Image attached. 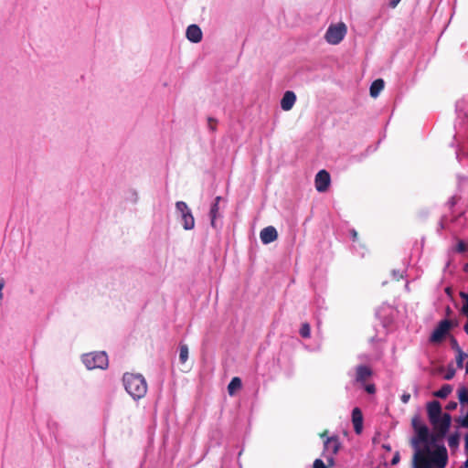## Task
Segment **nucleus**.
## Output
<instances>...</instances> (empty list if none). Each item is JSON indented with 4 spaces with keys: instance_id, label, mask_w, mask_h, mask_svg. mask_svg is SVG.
Segmentation results:
<instances>
[{
    "instance_id": "1",
    "label": "nucleus",
    "mask_w": 468,
    "mask_h": 468,
    "mask_svg": "<svg viewBox=\"0 0 468 468\" xmlns=\"http://www.w3.org/2000/svg\"><path fill=\"white\" fill-rule=\"evenodd\" d=\"M448 454L442 445L435 451H431L429 445L423 449H418L412 460L413 468H444L447 464Z\"/></svg>"
},
{
    "instance_id": "2",
    "label": "nucleus",
    "mask_w": 468,
    "mask_h": 468,
    "mask_svg": "<svg viewBox=\"0 0 468 468\" xmlns=\"http://www.w3.org/2000/svg\"><path fill=\"white\" fill-rule=\"evenodd\" d=\"M125 390L134 399H139L147 392V383L141 374L125 373L122 377Z\"/></svg>"
},
{
    "instance_id": "3",
    "label": "nucleus",
    "mask_w": 468,
    "mask_h": 468,
    "mask_svg": "<svg viewBox=\"0 0 468 468\" xmlns=\"http://www.w3.org/2000/svg\"><path fill=\"white\" fill-rule=\"evenodd\" d=\"M82 362L88 369H105L109 360L105 352H90L82 356Z\"/></svg>"
},
{
    "instance_id": "4",
    "label": "nucleus",
    "mask_w": 468,
    "mask_h": 468,
    "mask_svg": "<svg viewBox=\"0 0 468 468\" xmlns=\"http://www.w3.org/2000/svg\"><path fill=\"white\" fill-rule=\"evenodd\" d=\"M176 212L185 230H191L195 228L193 213L185 201H177L176 203Z\"/></svg>"
},
{
    "instance_id": "5",
    "label": "nucleus",
    "mask_w": 468,
    "mask_h": 468,
    "mask_svg": "<svg viewBox=\"0 0 468 468\" xmlns=\"http://www.w3.org/2000/svg\"><path fill=\"white\" fill-rule=\"evenodd\" d=\"M341 447V442L339 441L338 436H331L327 437L324 441V452L323 456L324 457L328 466L335 465V458L334 456L338 452Z\"/></svg>"
},
{
    "instance_id": "6",
    "label": "nucleus",
    "mask_w": 468,
    "mask_h": 468,
    "mask_svg": "<svg viewBox=\"0 0 468 468\" xmlns=\"http://www.w3.org/2000/svg\"><path fill=\"white\" fill-rule=\"evenodd\" d=\"M346 34V26L344 23L331 25L324 35L325 40L332 45L339 44Z\"/></svg>"
},
{
    "instance_id": "7",
    "label": "nucleus",
    "mask_w": 468,
    "mask_h": 468,
    "mask_svg": "<svg viewBox=\"0 0 468 468\" xmlns=\"http://www.w3.org/2000/svg\"><path fill=\"white\" fill-rule=\"evenodd\" d=\"M452 329L451 320L444 319L439 322L438 325L430 336V342L433 344L441 343Z\"/></svg>"
},
{
    "instance_id": "8",
    "label": "nucleus",
    "mask_w": 468,
    "mask_h": 468,
    "mask_svg": "<svg viewBox=\"0 0 468 468\" xmlns=\"http://www.w3.org/2000/svg\"><path fill=\"white\" fill-rule=\"evenodd\" d=\"M330 174L326 170H320L315 176V188L318 192H325L330 185Z\"/></svg>"
},
{
    "instance_id": "9",
    "label": "nucleus",
    "mask_w": 468,
    "mask_h": 468,
    "mask_svg": "<svg viewBox=\"0 0 468 468\" xmlns=\"http://www.w3.org/2000/svg\"><path fill=\"white\" fill-rule=\"evenodd\" d=\"M416 437L412 439L411 445L415 448L419 446L420 443H424L425 445H429V437L430 432L429 429L426 425H420L416 428Z\"/></svg>"
},
{
    "instance_id": "10",
    "label": "nucleus",
    "mask_w": 468,
    "mask_h": 468,
    "mask_svg": "<svg viewBox=\"0 0 468 468\" xmlns=\"http://www.w3.org/2000/svg\"><path fill=\"white\" fill-rule=\"evenodd\" d=\"M452 417L449 413L442 414L441 418L436 420L435 423H431L434 431H440L441 434L448 432L451 426Z\"/></svg>"
},
{
    "instance_id": "11",
    "label": "nucleus",
    "mask_w": 468,
    "mask_h": 468,
    "mask_svg": "<svg viewBox=\"0 0 468 468\" xmlns=\"http://www.w3.org/2000/svg\"><path fill=\"white\" fill-rule=\"evenodd\" d=\"M428 417L431 423H435L436 420L441 418V406L437 400L429 402L427 405Z\"/></svg>"
},
{
    "instance_id": "12",
    "label": "nucleus",
    "mask_w": 468,
    "mask_h": 468,
    "mask_svg": "<svg viewBox=\"0 0 468 468\" xmlns=\"http://www.w3.org/2000/svg\"><path fill=\"white\" fill-rule=\"evenodd\" d=\"M202 31L197 25L192 24L186 31V38L192 43H199L202 40Z\"/></svg>"
},
{
    "instance_id": "13",
    "label": "nucleus",
    "mask_w": 468,
    "mask_h": 468,
    "mask_svg": "<svg viewBox=\"0 0 468 468\" xmlns=\"http://www.w3.org/2000/svg\"><path fill=\"white\" fill-rule=\"evenodd\" d=\"M260 237L263 244H269L277 239L278 233L274 227L269 226L261 231Z\"/></svg>"
},
{
    "instance_id": "14",
    "label": "nucleus",
    "mask_w": 468,
    "mask_h": 468,
    "mask_svg": "<svg viewBox=\"0 0 468 468\" xmlns=\"http://www.w3.org/2000/svg\"><path fill=\"white\" fill-rule=\"evenodd\" d=\"M221 200V197H216L214 201L211 204L209 209V218H210V225L213 229H217V218L219 215V202Z\"/></svg>"
},
{
    "instance_id": "15",
    "label": "nucleus",
    "mask_w": 468,
    "mask_h": 468,
    "mask_svg": "<svg viewBox=\"0 0 468 468\" xmlns=\"http://www.w3.org/2000/svg\"><path fill=\"white\" fill-rule=\"evenodd\" d=\"M295 101H296L295 93L292 90H287L284 92V94L281 100V108L286 112L290 111L293 107Z\"/></svg>"
},
{
    "instance_id": "16",
    "label": "nucleus",
    "mask_w": 468,
    "mask_h": 468,
    "mask_svg": "<svg viewBox=\"0 0 468 468\" xmlns=\"http://www.w3.org/2000/svg\"><path fill=\"white\" fill-rule=\"evenodd\" d=\"M372 375L373 372L367 366L360 365L356 368V380L359 383L366 382Z\"/></svg>"
},
{
    "instance_id": "17",
    "label": "nucleus",
    "mask_w": 468,
    "mask_h": 468,
    "mask_svg": "<svg viewBox=\"0 0 468 468\" xmlns=\"http://www.w3.org/2000/svg\"><path fill=\"white\" fill-rule=\"evenodd\" d=\"M352 422L356 433L359 434L363 429V414L359 408H355L352 410Z\"/></svg>"
},
{
    "instance_id": "18",
    "label": "nucleus",
    "mask_w": 468,
    "mask_h": 468,
    "mask_svg": "<svg viewBox=\"0 0 468 468\" xmlns=\"http://www.w3.org/2000/svg\"><path fill=\"white\" fill-rule=\"evenodd\" d=\"M385 82L382 79H377L375 80L369 89V93L372 98H377L380 91L384 89Z\"/></svg>"
},
{
    "instance_id": "19",
    "label": "nucleus",
    "mask_w": 468,
    "mask_h": 468,
    "mask_svg": "<svg viewBox=\"0 0 468 468\" xmlns=\"http://www.w3.org/2000/svg\"><path fill=\"white\" fill-rule=\"evenodd\" d=\"M241 388V380L238 377H234L228 385V392L230 396H233L236 390Z\"/></svg>"
},
{
    "instance_id": "20",
    "label": "nucleus",
    "mask_w": 468,
    "mask_h": 468,
    "mask_svg": "<svg viewBox=\"0 0 468 468\" xmlns=\"http://www.w3.org/2000/svg\"><path fill=\"white\" fill-rule=\"evenodd\" d=\"M452 391V387L449 384H444L439 390L435 391L433 395L440 399H445L451 394Z\"/></svg>"
},
{
    "instance_id": "21",
    "label": "nucleus",
    "mask_w": 468,
    "mask_h": 468,
    "mask_svg": "<svg viewBox=\"0 0 468 468\" xmlns=\"http://www.w3.org/2000/svg\"><path fill=\"white\" fill-rule=\"evenodd\" d=\"M455 251L468 257L467 241L464 239H458L455 246Z\"/></svg>"
},
{
    "instance_id": "22",
    "label": "nucleus",
    "mask_w": 468,
    "mask_h": 468,
    "mask_svg": "<svg viewBox=\"0 0 468 468\" xmlns=\"http://www.w3.org/2000/svg\"><path fill=\"white\" fill-rule=\"evenodd\" d=\"M460 442V434L455 432L451 434L448 438V445L451 449H456L459 446Z\"/></svg>"
},
{
    "instance_id": "23",
    "label": "nucleus",
    "mask_w": 468,
    "mask_h": 468,
    "mask_svg": "<svg viewBox=\"0 0 468 468\" xmlns=\"http://www.w3.org/2000/svg\"><path fill=\"white\" fill-rule=\"evenodd\" d=\"M445 437V434H441L440 431H434L433 433L430 434L429 437V444H436L437 442L442 441Z\"/></svg>"
},
{
    "instance_id": "24",
    "label": "nucleus",
    "mask_w": 468,
    "mask_h": 468,
    "mask_svg": "<svg viewBox=\"0 0 468 468\" xmlns=\"http://www.w3.org/2000/svg\"><path fill=\"white\" fill-rule=\"evenodd\" d=\"M458 399L462 404L468 402V389L462 387L458 389Z\"/></svg>"
},
{
    "instance_id": "25",
    "label": "nucleus",
    "mask_w": 468,
    "mask_h": 468,
    "mask_svg": "<svg viewBox=\"0 0 468 468\" xmlns=\"http://www.w3.org/2000/svg\"><path fill=\"white\" fill-rule=\"evenodd\" d=\"M188 358V347L186 345H180L179 360L181 363H186Z\"/></svg>"
},
{
    "instance_id": "26",
    "label": "nucleus",
    "mask_w": 468,
    "mask_h": 468,
    "mask_svg": "<svg viewBox=\"0 0 468 468\" xmlns=\"http://www.w3.org/2000/svg\"><path fill=\"white\" fill-rule=\"evenodd\" d=\"M300 335L303 338H309L311 335V326L308 323H303L300 329Z\"/></svg>"
},
{
    "instance_id": "27",
    "label": "nucleus",
    "mask_w": 468,
    "mask_h": 468,
    "mask_svg": "<svg viewBox=\"0 0 468 468\" xmlns=\"http://www.w3.org/2000/svg\"><path fill=\"white\" fill-rule=\"evenodd\" d=\"M217 123H218V120L213 118V117H208L207 118V129L211 132V133H215L216 130H217Z\"/></svg>"
},
{
    "instance_id": "28",
    "label": "nucleus",
    "mask_w": 468,
    "mask_h": 468,
    "mask_svg": "<svg viewBox=\"0 0 468 468\" xmlns=\"http://www.w3.org/2000/svg\"><path fill=\"white\" fill-rule=\"evenodd\" d=\"M465 356L466 355L463 351L457 352L456 365L459 368H462L463 367V360Z\"/></svg>"
},
{
    "instance_id": "29",
    "label": "nucleus",
    "mask_w": 468,
    "mask_h": 468,
    "mask_svg": "<svg viewBox=\"0 0 468 468\" xmlns=\"http://www.w3.org/2000/svg\"><path fill=\"white\" fill-rule=\"evenodd\" d=\"M314 468H328V463L324 464V461L321 459H315L313 464Z\"/></svg>"
},
{
    "instance_id": "30",
    "label": "nucleus",
    "mask_w": 468,
    "mask_h": 468,
    "mask_svg": "<svg viewBox=\"0 0 468 468\" xmlns=\"http://www.w3.org/2000/svg\"><path fill=\"white\" fill-rule=\"evenodd\" d=\"M454 375H455V369L452 368V367H449L447 372H446V374H445V376H444V378L446 380H450V379H452L454 377Z\"/></svg>"
},
{
    "instance_id": "31",
    "label": "nucleus",
    "mask_w": 468,
    "mask_h": 468,
    "mask_svg": "<svg viewBox=\"0 0 468 468\" xmlns=\"http://www.w3.org/2000/svg\"><path fill=\"white\" fill-rule=\"evenodd\" d=\"M411 424L414 431H416V428L420 427V425H424L423 423H421L420 418L417 416L412 418Z\"/></svg>"
},
{
    "instance_id": "32",
    "label": "nucleus",
    "mask_w": 468,
    "mask_h": 468,
    "mask_svg": "<svg viewBox=\"0 0 468 468\" xmlns=\"http://www.w3.org/2000/svg\"><path fill=\"white\" fill-rule=\"evenodd\" d=\"M365 390L368 393V394H374L376 392V387L374 384H367L365 386Z\"/></svg>"
},
{
    "instance_id": "33",
    "label": "nucleus",
    "mask_w": 468,
    "mask_h": 468,
    "mask_svg": "<svg viewBox=\"0 0 468 468\" xmlns=\"http://www.w3.org/2000/svg\"><path fill=\"white\" fill-rule=\"evenodd\" d=\"M399 461H400L399 452H397L394 454V456L392 457V459H391V462H390V463H391V464H392V465H396V464H398V463H399Z\"/></svg>"
},
{
    "instance_id": "34",
    "label": "nucleus",
    "mask_w": 468,
    "mask_h": 468,
    "mask_svg": "<svg viewBox=\"0 0 468 468\" xmlns=\"http://www.w3.org/2000/svg\"><path fill=\"white\" fill-rule=\"evenodd\" d=\"M452 342V348L456 351V352H460V351H463L462 348L460 347V346L458 345L457 341L455 338H452L451 340Z\"/></svg>"
},
{
    "instance_id": "35",
    "label": "nucleus",
    "mask_w": 468,
    "mask_h": 468,
    "mask_svg": "<svg viewBox=\"0 0 468 468\" xmlns=\"http://www.w3.org/2000/svg\"><path fill=\"white\" fill-rule=\"evenodd\" d=\"M445 408L447 410H453L457 408V402L449 401Z\"/></svg>"
},
{
    "instance_id": "36",
    "label": "nucleus",
    "mask_w": 468,
    "mask_h": 468,
    "mask_svg": "<svg viewBox=\"0 0 468 468\" xmlns=\"http://www.w3.org/2000/svg\"><path fill=\"white\" fill-rule=\"evenodd\" d=\"M399 2H400V0H389L388 6L391 8H395L399 5Z\"/></svg>"
},
{
    "instance_id": "37",
    "label": "nucleus",
    "mask_w": 468,
    "mask_h": 468,
    "mask_svg": "<svg viewBox=\"0 0 468 468\" xmlns=\"http://www.w3.org/2000/svg\"><path fill=\"white\" fill-rule=\"evenodd\" d=\"M410 394H403V395L401 396V401H402L403 403H408V402H409V400H410Z\"/></svg>"
},
{
    "instance_id": "38",
    "label": "nucleus",
    "mask_w": 468,
    "mask_h": 468,
    "mask_svg": "<svg viewBox=\"0 0 468 468\" xmlns=\"http://www.w3.org/2000/svg\"><path fill=\"white\" fill-rule=\"evenodd\" d=\"M443 219H444V218H442L441 219V221L439 222L438 231H440V230H441V229H443L445 228Z\"/></svg>"
},
{
    "instance_id": "39",
    "label": "nucleus",
    "mask_w": 468,
    "mask_h": 468,
    "mask_svg": "<svg viewBox=\"0 0 468 468\" xmlns=\"http://www.w3.org/2000/svg\"><path fill=\"white\" fill-rule=\"evenodd\" d=\"M463 312L468 316V302L463 304Z\"/></svg>"
},
{
    "instance_id": "40",
    "label": "nucleus",
    "mask_w": 468,
    "mask_h": 468,
    "mask_svg": "<svg viewBox=\"0 0 468 468\" xmlns=\"http://www.w3.org/2000/svg\"><path fill=\"white\" fill-rule=\"evenodd\" d=\"M448 203H449V205L451 207L455 206V204H456L455 198L454 197H451L450 200L448 201Z\"/></svg>"
},
{
    "instance_id": "41",
    "label": "nucleus",
    "mask_w": 468,
    "mask_h": 468,
    "mask_svg": "<svg viewBox=\"0 0 468 468\" xmlns=\"http://www.w3.org/2000/svg\"><path fill=\"white\" fill-rule=\"evenodd\" d=\"M460 296H461L463 300H465V303H467V302H468V294H467V293H465V292H461V293H460Z\"/></svg>"
},
{
    "instance_id": "42",
    "label": "nucleus",
    "mask_w": 468,
    "mask_h": 468,
    "mask_svg": "<svg viewBox=\"0 0 468 468\" xmlns=\"http://www.w3.org/2000/svg\"><path fill=\"white\" fill-rule=\"evenodd\" d=\"M452 328L458 325V322L456 320H451Z\"/></svg>"
},
{
    "instance_id": "43",
    "label": "nucleus",
    "mask_w": 468,
    "mask_h": 468,
    "mask_svg": "<svg viewBox=\"0 0 468 468\" xmlns=\"http://www.w3.org/2000/svg\"><path fill=\"white\" fill-rule=\"evenodd\" d=\"M465 449L468 451V433L465 436Z\"/></svg>"
},
{
    "instance_id": "44",
    "label": "nucleus",
    "mask_w": 468,
    "mask_h": 468,
    "mask_svg": "<svg viewBox=\"0 0 468 468\" xmlns=\"http://www.w3.org/2000/svg\"><path fill=\"white\" fill-rule=\"evenodd\" d=\"M326 434H327V431H324L322 433H320V437L321 438L326 437Z\"/></svg>"
},
{
    "instance_id": "45",
    "label": "nucleus",
    "mask_w": 468,
    "mask_h": 468,
    "mask_svg": "<svg viewBox=\"0 0 468 468\" xmlns=\"http://www.w3.org/2000/svg\"><path fill=\"white\" fill-rule=\"evenodd\" d=\"M352 236H353V239H355L357 236V233L356 230H352Z\"/></svg>"
},
{
    "instance_id": "46",
    "label": "nucleus",
    "mask_w": 468,
    "mask_h": 468,
    "mask_svg": "<svg viewBox=\"0 0 468 468\" xmlns=\"http://www.w3.org/2000/svg\"><path fill=\"white\" fill-rule=\"evenodd\" d=\"M446 312H447V314H449L451 313V308H450V307H447Z\"/></svg>"
},
{
    "instance_id": "47",
    "label": "nucleus",
    "mask_w": 468,
    "mask_h": 468,
    "mask_svg": "<svg viewBox=\"0 0 468 468\" xmlns=\"http://www.w3.org/2000/svg\"><path fill=\"white\" fill-rule=\"evenodd\" d=\"M464 271L467 272L468 271V265H465L464 267Z\"/></svg>"
}]
</instances>
